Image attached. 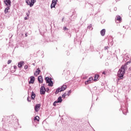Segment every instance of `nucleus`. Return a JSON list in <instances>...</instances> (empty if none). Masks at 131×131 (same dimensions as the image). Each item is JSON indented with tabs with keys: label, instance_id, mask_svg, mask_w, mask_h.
<instances>
[{
	"label": "nucleus",
	"instance_id": "f257e3e1",
	"mask_svg": "<svg viewBox=\"0 0 131 131\" xmlns=\"http://www.w3.org/2000/svg\"><path fill=\"white\" fill-rule=\"evenodd\" d=\"M126 69V65L122 66L121 68L119 70L118 72V76L119 77L120 79H122L123 78V76L124 73H125V70Z\"/></svg>",
	"mask_w": 131,
	"mask_h": 131
},
{
	"label": "nucleus",
	"instance_id": "f03ea898",
	"mask_svg": "<svg viewBox=\"0 0 131 131\" xmlns=\"http://www.w3.org/2000/svg\"><path fill=\"white\" fill-rule=\"evenodd\" d=\"M66 89H67V86L63 85L61 86V88H58L56 92H55V94H59V92H63V91H65L66 90Z\"/></svg>",
	"mask_w": 131,
	"mask_h": 131
},
{
	"label": "nucleus",
	"instance_id": "7ed1b4c3",
	"mask_svg": "<svg viewBox=\"0 0 131 131\" xmlns=\"http://www.w3.org/2000/svg\"><path fill=\"white\" fill-rule=\"evenodd\" d=\"M47 83H48L49 86H53V81L52 79L50 78L49 77H47L45 78Z\"/></svg>",
	"mask_w": 131,
	"mask_h": 131
},
{
	"label": "nucleus",
	"instance_id": "20e7f679",
	"mask_svg": "<svg viewBox=\"0 0 131 131\" xmlns=\"http://www.w3.org/2000/svg\"><path fill=\"white\" fill-rule=\"evenodd\" d=\"M46 91L47 90H46V88H45L44 86H41L40 89V95H45L46 94Z\"/></svg>",
	"mask_w": 131,
	"mask_h": 131
},
{
	"label": "nucleus",
	"instance_id": "39448f33",
	"mask_svg": "<svg viewBox=\"0 0 131 131\" xmlns=\"http://www.w3.org/2000/svg\"><path fill=\"white\" fill-rule=\"evenodd\" d=\"M4 3L7 7H11L12 2H11L10 0H4Z\"/></svg>",
	"mask_w": 131,
	"mask_h": 131
},
{
	"label": "nucleus",
	"instance_id": "423d86ee",
	"mask_svg": "<svg viewBox=\"0 0 131 131\" xmlns=\"http://www.w3.org/2000/svg\"><path fill=\"white\" fill-rule=\"evenodd\" d=\"M34 110L36 112H38L40 110V104H37L34 107Z\"/></svg>",
	"mask_w": 131,
	"mask_h": 131
},
{
	"label": "nucleus",
	"instance_id": "0eeeda50",
	"mask_svg": "<svg viewBox=\"0 0 131 131\" xmlns=\"http://www.w3.org/2000/svg\"><path fill=\"white\" fill-rule=\"evenodd\" d=\"M61 102H62V97H58L57 101H55L54 103H53V105L54 106L56 105V104H57V103H61Z\"/></svg>",
	"mask_w": 131,
	"mask_h": 131
},
{
	"label": "nucleus",
	"instance_id": "6e6552de",
	"mask_svg": "<svg viewBox=\"0 0 131 131\" xmlns=\"http://www.w3.org/2000/svg\"><path fill=\"white\" fill-rule=\"evenodd\" d=\"M30 80L29 81V83L30 84V83H34V80L35 79V78H34V76H31L30 77Z\"/></svg>",
	"mask_w": 131,
	"mask_h": 131
},
{
	"label": "nucleus",
	"instance_id": "1a4fd4ad",
	"mask_svg": "<svg viewBox=\"0 0 131 131\" xmlns=\"http://www.w3.org/2000/svg\"><path fill=\"white\" fill-rule=\"evenodd\" d=\"M40 73V70H39V68H38L36 70V72L34 73V75L35 76H37L38 74Z\"/></svg>",
	"mask_w": 131,
	"mask_h": 131
},
{
	"label": "nucleus",
	"instance_id": "9d476101",
	"mask_svg": "<svg viewBox=\"0 0 131 131\" xmlns=\"http://www.w3.org/2000/svg\"><path fill=\"white\" fill-rule=\"evenodd\" d=\"M23 65H24V61H21L19 62L18 63V68H21V67H22V66H23Z\"/></svg>",
	"mask_w": 131,
	"mask_h": 131
},
{
	"label": "nucleus",
	"instance_id": "9b49d317",
	"mask_svg": "<svg viewBox=\"0 0 131 131\" xmlns=\"http://www.w3.org/2000/svg\"><path fill=\"white\" fill-rule=\"evenodd\" d=\"M106 33V30L105 29H102L100 31V34L102 36H104L105 35V33Z\"/></svg>",
	"mask_w": 131,
	"mask_h": 131
},
{
	"label": "nucleus",
	"instance_id": "f8f14e48",
	"mask_svg": "<svg viewBox=\"0 0 131 131\" xmlns=\"http://www.w3.org/2000/svg\"><path fill=\"white\" fill-rule=\"evenodd\" d=\"M38 80L39 83H42V77L41 76H39L38 77Z\"/></svg>",
	"mask_w": 131,
	"mask_h": 131
},
{
	"label": "nucleus",
	"instance_id": "ddd939ff",
	"mask_svg": "<svg viewBox=\"0 0 131 131\" xmlns=\"http://www.w3.org/2000/svg\"><path fill=\"white\" fill-rule=\"evenodd\" d=\"M26 3L27 4L28 6H30V7H32L31 5V2H30V0H26Z\"/></svg>",
	"mask_w": 131,
	"mask_h": 131
},
{
	"label": "nucleus",
	"instance_id": "4468645a",
	"mask_svg": "<svg viewBox=\"0 0 131 131\" xmlns=\"http://www.w3.org/2000/svg\"><path fill=\"white\" fill-rule=\"evenodd\" d=\"M35 98V94L34 93V92H32L31 94V99L32 100H34Z\"/></svg>",
	"mask_w": 131,
	"mask_h": 131
},
{
	"label": "nucleus",
	"instance_id": "2eb2a0df",
	"mask_svg": "<svg viewBox=\"0 0 131 131\" xmlns=\"http://www.w3.org/2000/svg\"><path fill=\"white\" fill-rule=\"evenodd\" d=\"M35 3H36V0H31V5L32 7H33V5Z\"/></svg>",
	"mask_w": 131,
	"mask_h": 131
},
{
	"label": "nucleus",
	"instance_id": "dca6fc26",
	"mask_svg": "<svg viewBox=\"0 0 131 131\" xmlns=\"http://www.w3.org/2000/svg\"><path fill=\"white\" fill-rule=\"evenodd\" d=\"M116 21H121V17H120L119 16H118L116 17Z\"/></svg>",
	"mask_w": 131,
	"mask_h": 131
},
{
	"label": "nucleus",
	"instance_id": "f3484780",
	"mask_svg": "<svg viewBox=\"0 0 131 131\" xmlns=\"http://www.w3.org/2000/svg\"><path fill=\"white\" fill-rule=\"evenodd\" d=\"M9 10H10V7H7L6 9H5V14H7V13H8V11H9Z\"/></svg>",
	"mask_w": 131,
	"mask_h": 131
},
{
	"label": "nucleus",
	"instance_id": "a211bd4d",
	"mask_svg": "<svg viewBox=\"0 0 131 131\" xmlns=\"http://www.w3.org/2000/svg\"><path fill=\"white\" fill-rule=\"evenodd\" d=\"M56 4H55L54 3H52L51 5V8L53 9V8H55L56 7Z\"/></svg>",
	"mask_w": 131,
	"mask_h": 131
},
{
	"label": "nucleus",
	"instance_id": "6ab92c4d",
	"mask_svg": "<svg viewBox=\"0 0 131 131\" xmlns=\"http://www.w3.org/2000/svg\"><path fill=\"white\" fill-rule=\"evenodd\" d=\"M98 78H99V75H95V77H94L95 81H96V80H97V79H98Z\"/></svg>",
	"mask_w": 131,
	"mask_h": 131
},
{
	"label": "nucleus",
	"instance_id": "aec40b11",
	"mask_svg": "<svg viewBox=\"0 0 131 131\" xmlns=\"http://www.w3.org/2000/svg\"><path fill=\"white\" fill-rule=\"evenodd\" d=\"M34 120H37V121H39V117L38 116H36L35 118H34Z\"/></svg>",
	"mask_w": 131,
	"mask_h": 131
},
{
	"label": "nucleus",
	"instance_id": "412c9836",
	"mask_svg": "<svg viewBox=\"0 0 131 131\" xmlns=\"http://www.w3.org/2000/svg\"><path fill=\"white\" fill-rule=\"evenodd\" d=\"M57 2H58L57 0H52V3L57 5Z\"/></svg>",
	"mask_w": 131,
	"mask_h": 131
},
{
	"label": "nucleus",
	"instance_id": "4be33fe9",
	"mask_svg": "<svg viewBox=\"0 0 131 131\" xmlns=\"http://www.w3.org/2000/svg\"><path fill=\"white\" fill-rule=\"evenodd\" d=\"M67 96H68L67 93H64L62 95V98H63L64 99H65Z\"/></svg>",
	"mask_w": 131,
	"mask_h": 131
},
{
	"label": "nucleus",
	"instance_id": "5701e85b",
	"mask_svg": "<svg viewBox=\"0 0 131 131\" xmlns=\"http://www.w3.org/2000/svg\"><path fill=\"white\" fill-rule=\"evenodd\" d=\"M89 83H91V81L89 79L85 82V84H89Z\"/></svg>",
	"mask_w": 131,
	"mask_h": 131
},
{
	"label": "nucleus",
	"instance_id": "b1692460",
	"mask_svg": "<svg viewBox=\"0 0 131 131\" xmlns=\"http://www.w3.org/2000/svg\"><path fill=\"white\" fill-rule=\"evenodd\" d=\"M89 29H90V30H92L93 29V27L92 26V25H90L88 26Z\"/></svg>",
	"mask_w": 131,
	"mask_h": 131
},
{
	"label": "nucleus",
	"instance_id": "393cba45",
	"mask_svg": "<svg viewBox=\"0 0 131 131\" xmlns=\"http://www.w3.org/2000/svg\"><path fill=\"white\" fill-rule=\"evenodd\" d=\"M70 94H71V90H70L68 92L67 95L68 96L70 95Z\"/></svg>",
	"mask_w": 131,
	"mask_h": 131
},
{
	"label": "nucleus",
	"instance_id": "a878e982",
	"mask_svg": "<svg viewBox=\"0 0 131 131\" xmlns=\"http://www.w3.org/2000/svg\"><path fill=\"white\" fill-rule=\"evenodd\" d=\"M27 100L28 101V102H31V98L30 97H28L27 98Z\"/></svg>",
	"mask_w": 131,
	"mask_h": 131
},
{
	"label": "nucleus",
	"instance_id": "bb28decb",
	"mask_svg": "<svg viewBox=\"0 0 131 131\" xmlns=\"http://www.w3.org/2000/svg\"><path fill=\"white\" fill-rule=\"evenodd\" d=\"M8 64H11V63H12V60H9L8 61Z\"/></svg>",
	"mask_w": 131,
	"mask_h": 131
},
{
	"label": "nucleus",
	"instance_id": "cd10ccee",
	"mask_svg": "<svg viewBox=\"0 0 131 131\" xmlns=\"http://www.w3.org/2000/svg\"><path fill=\"white\" fill-rule=\"evenodd\" d=\"M28 68V66L25 65V66H24V69H27Z\"/></svg>",
	"mask_w": 131,
	"mask_h": 131
},
{
	"label": "nucleus",
	"instance_id": "c85d7f7f",
	"mask_svg": "<svg viewBox=\"0 0 131 131\" xmlns=\"http://www.w3.org/2000/svg\"><path fill=\"white\" fill-rule=\"evenodd\" d=\"M93 77H90L89 78V81H92V80H93Z\"/></svg>",
	"mask_w": 131,
	"mask_h": 131
},
{
	"label": "nucleus",
	"instance_id": "c756f323",
	"mask_svg": "<svg viewBox=\"0 0 131 131\" xmlns=\"http://www.w3.org/2000/svg\"><path fill=\"white\" fill-rule=\"evenodd\" d=\"M13 67H14V69L15 70L17 69V66H14Z\"/></svg>",
	"mask_w": 131,
	"mask_h": 131
},
{
	"label": "nucleus",
	"instance_id": "7c9ffc66",
	"mask_svg": "<svg viewBox=\"0 0 131 131\" xmlns=\"http://www.w3.org/2000/svg\"><path fill=\"white\" fill-rule=\"evenodd\" d=\"M67 30V28H66V27H64L63 30Z\"/></svg>",
	"mask_w": 131,
	"mask_h": 131
},
{
	"label": "nucleus",
	"instance_id": "2f4dec72",
	"mask_svg": "<svg viewBox=\"0 0 131 131\" xmlns=\"http://www.w3.org/2000/svg\"><path fill=\"white\" fill-rule=\"evenodd\" d=\"M27 19H28V18H27V17H25V20H27Z\"/></svg>",
	"mask_w": 131,
	"mask_h": 131
},
{
	"label": "nucleus",
	"instance_id": "473e14b6",
	"mask_svg": "<svg viewBox=\"0 0 131 131\" xmlns=\"http://www.w3.org/2000/svg\"><path fill=\"white\" fill-rule=\"evenodd\" d=\"M102 74H106V73H105V72H103L102 73Z\"/></svg>",
	"mask_w": 131,
	"mask_h": 131
},
{
	"label": "nucleus",
	"instance_id": "72a5a7b5",
	"mask_svg": "<svg viewBox=\"0 0 131 131\" xmlns=\"http://www.w3.org/2000/svg\"><path fill=\"white\" fill-rule=\"evenodd\" d=\"M25 35H26V36H27V34H26Z\"/></svg>",
	"mask_w": 131,
	"mask_h": 131
},
{
	"label": "nucleus",
	"instance_id": "f704fd0d",
	"mask_svg": "<svg viewBox=\"0 0 131 131\" xmlns=\"http://www.w3.org/2000/svg\"><path fill=\"white\" fill-rule=\"evenodd\" d=\"M115 10H116V9L115 8Z\"/></svg>",
	"mask_w": 131,
	"mask_h": 131
},
{
	"label": "nucleus",
	"instance_id": "c9c22d12",
	"mask_svg": "<svg viewBox=\"0 0 131 131\" xmlns=\"http://www.w3.org/2000/svg\"><path fill=\"white\" fill-rule=\"evenodd\" d=\"M48 91H49V89H48Z\"/></svg>",
	"mask_w": 131,
	"mask_h": 131
}]
</instances>
